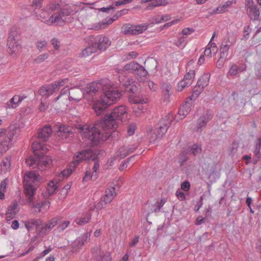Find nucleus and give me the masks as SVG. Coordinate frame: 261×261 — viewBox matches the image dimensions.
I'll use <instances>...</instances> for the list:
<instances>
[{
    "instance_id": "nucleus-7",
    "label": "nucleus",
    "mask_w": 261,
    "mask_h": 261,
    "mask_svg": "<svg viewBox=\"0 0 261 261\" xmlns=\"http://www.w3.org/2000/svg\"><path fill=\"white\" fill-rule=\"evenodd\" d=\"M97 154L94 152L92 149H87L83 150L77 152L73 157V167L75 168L79 165L80 162L83 160H92L94 161L93 170L94 172H96L99 167V165L96 160Z\"/></svg>"
},
{
    "instance_id": "nucleus-35",
    "label": "nucleus",
    "mask_w": 261,
    "mask_h": 261,
    "mask_svg": "<svg viewBox=\"0 0 261 261\" xmlns=\"http://www.w3.org/2000/svg\"><path fill=\"white\" fill-rule=\"evenodd\" d=\"M192 84V81L181 80L177 84L176 90L178 91H181L185 88L189 87Z\"/></svg>"
},
{
    "instance_id": "nucleus-49",
    "label": "nucleus",
    "mask_w": 261,
    "mask_h": 261,
    "mask_svg": "<svg viewBox=\"0 0 261 261\" xmlns=\"http://www.w3.org/2000/svg\"><path fill=\"white\" fill-rule=\"evenodd\" d=\"M203 90V89L200 87H199L198 85L197 84L193 89L192 96L195 97H198Z\"/></svg>"
},
{
    "instance_id": "nucleus-59",
    "label": "nucleus",
    "mask_w": 261,
    "mask_h": 261,
    "mask_svg": "<svg viewBox=\"0 0 261 261\" xmlns=\"http://www.w3.org/2000/svg\"><path fill=\"white\" fill-rule=\"evenodd\" d=\"M138 55V54L135 51L128 53L126 55V59L127 60H131L136 58Z\"/></svg>"
},
{
    "instance_id": "nucleus-4",
    "label": "nucleus",
    "mask_w": 261,
    "mask_h": 261,
    "mask_svg": "<svg viewBox=\"0 0 261 261\" xmlns=\"http://www.w3.org/2000/svg\"><path fill=\"white\" fill-rule=\"evenodd\" d=\"M119 79L120 83L124 89V92L129 94L128 96L130 102L134 103H145L147 102L148 99L147 98H143L135 96L138 89L135 85V82L133 79H129L126 77L121 76H119Z\"/></svg>"
},
{
    "instance_id": "nucleus-57",
    "label": "nucleus",
    "mask_w": 261,
    "mask_h": 261,
    "mask_svg": "<svg viewBox=\"0 0 261 261\" xmlns=\"http://www.w3.org/2000/svg\"><path fill=\"white\" fill-rule=\"evenodd\" d=\"M190 184L187 180L184 181L181 185V189L186 192L189 191L190 189Z\"/></svg>"
},
{
    "instance_id": "nucleus-13",
    "label": "nucleus",
    "mask_w": 261,
    "mask_h": 261,
    "mask_svg": "<svg viewBox=\"0 0 261 261\" xmlns=\"http://www.w3.org/2000/svg\"><path fill=\"white\" fill-rule=\"evenodd\" d=\"M54 129L57 130V135L61 139H66L72 137L73 133L72 128L65 125H56Z\"/></svg>"
},
{
    "instance_id": "nucleus-1",
    "label": "nucleus",
    "mask_w": 261,
    "mask_h": 261,
    "mask_svg": "<svg viewBox=\"0 0 261 261\" xmlns=\"http://www.w3.org/2000/svg\"><path fill=\"white\" fill-rule=\"evenodd\" d=\"M127 119L126 108L124 106H120L115 108L110 114H107L93 126L79 125L77 128L83 137L90 141L89 143L96 146L101 141L113 139L114 138L115 139V136L118 135V132L113 129L117 128L120 121Z\"/></svg>"
},
{
    "instance_id": "nucleus-25",
    "label": "nucleus",
    "mask_w": 261,
    "mask_h": 261,
    "mask_svg": "<svg viewBox=\"0 0 261 261\" xmlns=\"http://www.w3.org/2000/svg\"><path fill=\"white\" fill-rule=\"evenodd\" d=\"M13 134L10 133L8 136L5 137L3 140L0 143V152L3 154L10 148L9 142L12 141Z\"/></svg>"
},
{
    "instance_id": "nucleus-60",
    "label": "nucleus",
    "mask_w": 261,
    "mask_h": 261,
    "mask_svg": "<svg viewBox=\"0 0 261 261\" xmlns=\"http://www.w3.org/2000/svg\"><path fill=\"white\" fill-rule=\"evenodd\" d=\"M42 1L43 0H33L32 6L35 9L40 8L41 7Z\"/></svg>"
},
{
    "instance_id": "nucleus-19",
    "label": "nucleus",
    "mask_w": 261,
    "mask_h": 261,
    "mask_svg": "<svg viewBox=\"0 0 261 261\" xmlns=\"http://www.w3.org/2000/svg\"><path fill=\"white\" fill-rule=\"evenodd\" d=\"M213 117L211 112L208 111L202 116H200L197 120V125L194 129L197 132H201V128L205 126L207 122Z\"/></svg>"
},
{
    "instance_id": "nucleus-64",
    "label": "nucleus",
    "mask_w": 261,
    "mask_h": 261,
    "mask_svg": "<svg viewBox=\"0 0 261 261\" xmlns=\"http://www.w3.org/2000/svg\"><path fill=\"white\" fill-rule=\"evenodd\" d=\"M238 67L237 65H232L229 69V73L232 75H235L238 73Z\"/></svg>"
},
{
    "instance_id": "nucleus-14",
    "label": "nucleus",
    "mask_w": 261,
    "mask_h": 261,
    "mask_svg": "<svg viewBox=\"0 0 261 261\" xmlns=\"http://www.w3.org/2000/svg\"><path fill=\"white\" fill-rule=\"evenodd\" d=\"M148 27V23H143L140 25H128L124 31L125 35H136L142 33L146 31Z\"/></svg>"
},
{
    "instance_id": "nucleus-24",
    "label": "nucleus",
    "mask_w": 261,
    "mask_h": 261,
    "mask_svg": "<svg viewBox=\"0 0 261 261\" xmlns=\"http://www.w3.org/2000/svg\"><path fill=\"white\" fill-rule=\"evenodd\" d=\"M53 84L46 85L42 86L39 90L38 93L42 96H48L56 91Z\"/></svg>"
},
{
    "instance_id": "nucleus-11",
    "label": "nucleus",
    "mask_w": 261,
    "mask_h": 261,
    "mask_svg": "<svg viewBox=\"0 0 261 261\" xmlns=\"http://www.w3.org/2000/svg\"><path fill=\"white\" fill-rule=\"evenodd\" d=\"M115 190L114 187L106 189L105 195L101 198L100 201L95 204L94 207L97 210H101L107 204L110 203L116 196Z\"/></svg>"
},
{
    "instance_id": "nucleus-46",
    "label": "nucleus",
    "mask_w": 261,
    "mask_h": 261,
    "mask_svg": "<svg viewBox=\"0 0 261 261\" xmlns=\"http://www.w3.org/2000/svg\"><path fill=\"white\" fill-rule=\"evenodd\" d=\"M166 0H153L152 2L149 4L150 7H155L166 4Z\"/></svg>"
},
{
    "instance_id": "nucleus-38",
    "label": "nucleus",
    "mask_w": 261,
    "mask_h": 261,
    "mask_svg": "<svg viewBox=\"0 0 261 261\" xmlns=\"http://www.w3.org/2000/svg\"><path fill=\"white\" fill-rule=\"evenodd\" d=\"M188 152H191L194 155L200 154L201 151V148L200 146L197 144H193L191 148H189L187 150Z\"/></svg>"
},
{
    "instance_id": "nucleus-48",
    "label": "nucleus",
    "mask_w": 261,
    "mask_h": 261,
    "mask_svg": "<svg viewBox=\"0 0 261 261\" xmlns=\"http://www.w3.org/2000/svg\"><path fill=\"white\" fill-rule=\"evenodd\" d=\"M228 8V1L226 2L225 4L222 6H219L217 8L216 12L217 13H222L227 11Z\"/></svg>"
},
{
    "instance_id": "nucleus-63",
    "label": "nucleus",
    "mask_w": 261,
    "mask_h": 261,
    "mask_svg": "<svg viewBox=\"0 0 261 261\" xmlns=\"http://www.w3.org/2000/svg\"><path fill=\"white\" fill-rule=\"evenodd\" d=\"M18 206L17 202L16 201H14L12 205L10 206L8 208L13 211H16V213H17L19 211Z\"/></svg>"
},
{
    "instance_id": "nucleus-52",
    "label": "nucleus",
    "mask_w": 261,
    "mask_h": 261,
    "mask_svg": "<svg viewBox=\"0 0 261 261\" xmlns=\"http://www.w3.org/2000/svg\"><path fill=\"white\" fill-rule=\"evenodd\" d=\"M185 42V37L182 36L178 38V39L175 42V44L176 46L179 47L183 48L185 47L186 43Z\"/></svg>"
},
{
    "instance_id": "nucleus-42",
    "label": "nucleus",
    "mask_w": 261,
    "mask_h": 261,
    "mask_svg": "<svg viewBox=\"0 0 261 261\" xmlns=\"http://www.w3.org/2000/svg\"><path fill=\"white\" fill-rule=\"evenodd\" d=\"M195 74V70L190 69L189 71L185 75L183 80L192 82V79L194 78Z\"/></svg>"
},
{
    "instance_id": "nucleus-32",
    "label": "nucleus",
    "mask_w": 261,
    "mask_h": 261,
    "mask_svg": "<svg viewBox=\"0 0 261 261\" xmlns=\"http://www.w3.org/2000/svg\"><path fill=\"white\" fill-rule=\"evenodd\" d=\"M96 47L94 46L93 44L89 45V46L85 48L82 51L81 56L82 57H86L91 55L92 54L95 53L96 51Z\"/></svg>"
},
{
    "instance_id": "nucleus-40",
    "label": "nucleus",
    "mask_w": 261,
    "mask_h": 261,
    "mask_svg": "<svg viewBox=\"0 0 261 261\" xmlns=\"http://www.w3.org/2000/svg\"><path fill=\"white\" fill-rule=\"evenodd\" d=\"M91 218V215H88L87 216L77 218L75 220L76 223L79 225H84L88 223Z\"/></svg>"
},
{
    "instance_id": "nucleus-2",
    "label": "nucleus",
    "mask_w": 261,
    "mask_h": 261,
    "mask_svg": "<svg viewBox=\"0 0 261 261\" xmlns=\"http://www.w3.org/2000/svg\"><path fill=\"white\" fill-rule=\"evenodd\" d=\"M52 134V129L50 125H45L41 128L38 133V141L34 142L32 147L35 154V157L31 156L27 159L25 163L27 165L33 168H37L43 171L49 168L51 164V159L43 154L46 152L47 149L42 142L48 141Z\"/></svg>"
},
{
    "instance_id": "nucleus-29",
    "label": "nucleus",
    "mask_w": 261,
    "mask_h": 261,
    "mask_svg": "<svg viewBox=\"0 0 261 261\" xmlns=\"http://www.w3.org/2000/svg\"><path fill=\"white\" fill-rule=\"evenodd\" d=\"M210 77L209 73H204L198 80L197 84L204 89L208 84Z\"/></svg>"
},
{
    "instance_id": "nucleus-37",
    "label": "nucleus",
    "mask_w": 261,
    "mask_h": 261,
    "mask_svg": "<svg viewBox=\"0 0 261 261\" xmlns=\"http://www.w3.org/2000/svg\"><path fill=\"white\" fill-rule=\"evenodd\" d=\"M30 223L32 224V226H35L36 228V230L39 232L40 230V226H43V222L41 219H31L30 220Z\"/></svg>"
},
{
    "instance_id": "nucleus-45",
    "label": "nucleus",
    "mask_w": 261,
    "mask_h": 261,
    "mask_svg": "<svg viewBox=\"0 0 261 261\" xmlns=\"http://www.w3.org/2000/svg\"><path fill=\"white\" fill-rule=\"evenodd\" d=\"M2 166L4 167V170H8L11 166L10 159L9 157L5 158L2 162Z\"/></svg>"
},
{
    "instance_id": "nucleus-26",
    "label": "nucleus",
    "mask_w": 261,
    "mask_h": 261,
    "mask_svg": "<svg viewBox=\"0 0 261 261\" xmlns=\"http://www.w3.org/2000/svg\"><path fill=\"white\" fill-rule=\"evenodd\" d=\"M191 106L192 103L191 102L186 101L185 104L180 107L178 111V115L182 116L180 119L185 118L191 111Z\"/></svg>"
},
{
    "instance_id": "nucleus-30",
    "label": "nucleus",
    "mask_w": 261,
    "mask_h": 261,
    "mask_svg": "<svg viewBox=\"0 0 261 261\" xmlns=\"http://www.w3.org/2000/svg\"><path fill=\"white\" fill-rule=\"evenodd\" d=\"M58 183V182L57 180H51L48 182L47 191L49 195H53L57 190Z\"/></svg>"
},
{
    "instance_id": "nucleus-22",
    "label": "nucleus",
    "mask_w": 261,
    "mask_h": 261,
    "mask_svg": "<svg viewBox=\"0 0 261 261\" xmlns=\"http://www.w3.org/2000/svg\"><path fill=\"white\" fill-rule=\"evenodd\" d=\"M84 95L83 91L77 87L72 88L69 91V97L70 100L79 101L83 97H84Z\"/></svg>"
},
{
    "instance_id": "nucleus-31",
    "label": "nucleus",
    "mask_w": 261,
    "mask_h": 261,
    "mask_svg": "<svg viewBox=\"0 0 261 261\" xmlns=\"http://www.w3.org/2000/svg\"><path fill=\"white\" fill-rule=\"evenodd\" d=\"M60 5L58 3H50L46 8V12L49 14H53L54 13H57L59 11Z\"/></svg>"
},
{
    "instance_id": "nucleus-27",
    "label": "nucleus",
    "mask_w": 261,
    "mask_h": 261,
    "mask_svg": "<svg viewBox=\"0 0 261 261\" xmlns=\"http://www.w3.org/2000/svg\"><path fill=\"white\" fill-rule=\"evenodd\" d=\"M29 205L35 210L36 213H38L41 212V208L44 206H47L48 207H49L50 202L49 201H44L41 203H38L35 204L33 202V200L30 201L27 198ZM34 199V198L33 199Z\"/></svg>"
},
{
    "instance_id": "nucleus-54",
    "label": "nucleus",
    "mask_w": 261,
    "mask_h": 261,
    "mask_svg": "<svg viewBox=\"0 0 261 261\" xmlns=\"http://www.w3.org/2000/svg\"><path fill=\"white\" fill-rule=\"evenodd\" d=\"M50 43L54 46L55 49H58L60 46V42L56 38H54L50 40Z\"/></svg>"
},
{
    "instance_id": "nucleus-18",
    "label": "nucleus",
    "mask_w": 261,
    "mask_h": 261,
    "mask_svg": "<svg viewBox=\"0 0 261 261\" xmlns=\"http://www.w3.org/2000/svg\"><path fill=\"white\" fill-rule=\"evenodd\" d=\"M163 100L169 102L170 96L172 94V86L168 82H162L161 85Z\"/></svg>"
},
{
    "instance_id": "nucleus-53",
    "label": "nucleus",
    "mask_w": 261,
    "mask_h": 261,
    "mask_svg": "<svg viewBox=\"0 0 261 261\" xmlns=\"http://www.w3.org/2000/svg\"><path fill=\"white\" fill-rule=\"evenodd\" d=\"M260 146H261V136H259L257 138V142L255 145V150H254V153L255 154L257 155L259 153Z\"/></svg>"
},
{
    "instance_id": "nucleus-47",
    "label": "nucleus",
    "mask_w": 261,
    "mask_h": 261,
    "mask_svg": "<svg viewBox=\"0 0 261 261\" xmlns=\"http://www.w3.org/2000/svg\"><path fill=\"white\" fill-rule=\"evenodd\" d=\"M47 44L45 40L38 41L36 42V46L40 51H42L45 47H46Z\"/></svg>"
},
{
    "instance_id": "nucleus-39",
    "label": "nucleus",
    "mask_w": 261,
    "mask_h": 261,
    "mask_svg": "<svg viewBox=\"0 0 261 261\" xmlns=\"http://www.w3.org/2000/svg\"><path fill=\"white\" fill-rule=\"evenodd\" d=\"M188 151H183L179 155V163L180 165H184L188 159Z\"/></svg>"
},
{
    "instance_id": "nucleus-10",
    "label": "nucleus",
    "mask_w": 261,
    "mask_h": 261,
    "mask_svg": "<svg viewBox=\"0 0 261 261\" xmlns=\"http://www.w3.org/2000/svg\"><path fill=\"white\" fill-rule=\"evenodd\" d=\"M19 36L15 32H11L7 40L8 52L11 54H17L21 50V47L19 43Z\"/></svg>"
},
{
    "instance_id": "nucleus-55",
    "label": "nucleus",
    "mask_w": 261,
    "mask_h": 261,
    "mask_svg": "<svg viewBox=\"0 0 261 261\" xmlns=\"http://www.w3.org/2000/svg\"><path fill=\"white\" fill-rule=\"evenodd\" d=\"M153 207L154 208L153 211L152 212L154 213H159L160 211L161 208L163 207V203H159V201H157L153 205Z\"/></svg>"
},
{
    "instance_id": "nucleus-9",
    "label": "nucleus",
    "mask_w": 261,
    "mask_h": 261,
    "mask_svg": "<svg viewBox=\"0 0 261 261\" xmlns=\"http://www.w3.org/2000/svg\"><path fill=\"white\" fill-rule=\"evenodd\" d=\"M89 43L93 44L96 47V50L104 51L111 45V41L103 35L90 36L89 37Z\"/></svg>"
},
{
    "instance_id": "nucleus-50",
    "label": "nucleus",
    "mask_w": 261,
    "mask_h": 261,
    "mask_svg": "<svg viewBox=\"0 0 261 261\" xmlns=\"http://www.w3.org/2000/svg\"><path fill=\"white\" fill-rule=\"evenodd\" d=\"M136 129V124L134 123H130L128 125V126L127 127V134H128V135H129V136L133 135L135 133Z\"/></svg>"
},
{
    "instance_id": "nucleus-51",
    "label": "nucleus",
    "mask_w": 261,
    "mask_h": 261,
    "mask_svg": "<svg viewBox=\"0 0 261 261\" xmlns=\"http://www.w3.org/2000/svg\"><path fill=\"white\" fill-rule=\"evenodd\" d=\"M16 214V211H13L9 208H8L6 214L7 220H10L13 219Z\"/></svg>"
},
{
    "instance_id": "nucleus-41",
    "label": "nucleus",
    "mask_w": 261,
    "mask_h": 261,
    "mask_svg": "<svg viewBox=\"0 0 261 261\" xmlns=\"http://www.w3.org/2000/svg\"><path fill=\"white\" fill-rule=\"evenodd\" d=\"M49 57L48 54L45 53L39 55L36 59L34 60V62L37 64H39L45 61Z\"/></svg>"
},
{
    "instance_id": "nucleus-44",
    "label": "nucleus",
    "mask_w": 261,
    "mask_h": 261,
    "mask_svg": "<svg viewBox=\"0 0 261 261\" xmlns=\"http://www.w3.org/2000/svg\"><path fill=\"white\" fill-rule=\"evenodd\" d=\"M68 81L67 79H64L58 81L56 82L55 83L53 84V86H56L54 87L55 90H57L59 89V88L61 86H64Z\"/></svg>"
},
{
    "instance_id": "nucleus-17",
    "label": "nucleus",
    "mask_w": 261,
    "mask_h": 261,
    "mask_svg": "<svg viewBox=\"0 0 261 261\" xmlns=\"http://www.w3.org/2000/svg\"><path fill=\"white\" fill-rule=\"evenodd\" d=\"M92 252L96 261H111V253L108 251H101L99 247L94 248Z\"/></svg>"
},
{
    "instance_id": "nucleus-58",
    "label": "nucleus",
    "mask_w": 261,
    "mask_h": 261,
    "mask_svg": "<svg viewBox=\"0 0 261 261\" xmlns=\"http://www.w3.org/2000/svg\"><path fill=\"white\" fill-rule=\"evenodd\" d=\"M176 196L177 198L180 200L183 201L186 199V196L184 192H181L179 190L176 192Z\"/></svg>"
},
{
    "instance_id": "nucleus-8",
    "label": "nucleus",
    "mask_w": 261,
    "mask_h": 261,
    "mask_svg": "<svg viewBox=\"0 0 261 261\" xmlns=\"http://www.w3.org/2000/svg\"><path fill=\"white\" fill-rule=\"evenodd\" d=\"M104 87H102L101 83L96 82L88 84L83 91L84 97L89 101L94 100L96 98V96L100 92V90Z\"/></svg>"
},
{
    "instance_id": "nucleus-36",
    "label": "nucleus",
    "mask_w": 261,
    "mask_h": 261,
    "mask_svg": "<svg viewBox=\"0 0 261 261\" xmlns=\"http://www.w3.org/2000/svg\"><path fill=\"white\" fill-rule=\"evenodd\" d=\"M134 73L141 78L145 77L147 75L148 72L143 66L139 64V67H138Z\"/></svg>"
},
{
    "instance_id": "nucleus-43",
    "label": "nucleus",
    "mask_w": 261,
    "mask_h": 261,
    "mask_svg": "<svg viewBox=\"0 0 261 261\" xmlns=\"http://www.w3.org/2000/svg\"><path fill=\"white\" fill-rule=\"evenodd\" d=\"M216 33H214L212 37L211 38L210 42L207 45V47H208L210 49H212V51H213V54H216L217 50V48L216 43L214 42H212V40L214 39Z\"/></svg>"
},
{
    "instance_id": "nucleus-5",
    "label": "nucleus",
    "mask_w": 261,
    "mask_h": 261,
    "mask_svg": "<svg viewBox=\"0 0 261 261\" xmlns=\"http://www.w3.org/2000/svg\"><path fill=\"white\" fill-rule=\"evenodd\" d=\"M40 179V175L36 171H32L24 175V192L26 197L32 201L36 191V187Z\"/></svg>"
},
{
    "instance_id": "nucleus-61",
    "label": "nucleus",
    "mask_w": 261,
    "mask_h": 261,
    "mask_svg": "<svg viewBox=\"0 0 261 261\" xmlns=\"http://www.w3.org/2000/svg\"><path fill=\"white\" fill-rule=\"evenodd\" d=\"M69 221H63L59 226L58 229L60 230H64L69 224Z\"/></svg>"
},
{
    "instance_id": "nucleus-20",
    "label": "nucleus",
    "mask_w": 261,
    "mask_h": 261,
    "mask_svg": "<svg viewBox=\"0 0 261 261\" xmlns=\"http://www.w3.org/2000/svg\"><path fill=\"white\" fill-rule=\"evenodd\" d=\"M138 146V144L123 146L119 149L117 151V155H120L121 158H124L136 150Z\"/></svg>"
},
{
    "instance_id": "nucleus-62",
    "label": "nucleus",
    "mask_w": 261,
    "mask_h": 261,
    "mask_svg": "<svg viewBox=\"0 0 261 261\" xmlns=\"http://www.w3.org/2000/svg\"><path fill=\"white\" fill-rule=\"evenodd\" d=\"M194 32V30L192 28H185L182 31V34L184 35H189Z\"/></svg>"
},
{
    "instance_id": "nucleus-34",
    "label": "nucleus",
    "mask_w": 261,
    "mask_h": 261,
    "mask_svg": "<svg viewBox=\"0 0 261 261\" xmlns=\"http://www.w3.org/2000/svg\"><path fill=\"white\" fill-rule=\"evenodd\" d=\"M9 183L8 178H5L3 180L0 185V199H4L5 198L4 193L6 192V189Z\"/></svg>"
},
{
    "instance_id": "nucleus-23",
    "label": "nucleus",
    "mask_w": 261,
    "mask_h": 261,
    "mask_svg": "<svg viewBox=\"0 0 261 261\" xmlns=\"http://www.w3.org/2000/svg\"><path fill=\"white\" fill-rule=\"evenodd\" d=\"M246 11L249 17L254 20H257L259 16V10L255 4L246 7Z\"/></svg>"
},
{
    "instance_id": "nucleus-3",
    "label": "nucleus",
    "mask_w": 261,
    "mask_h": 261,
    "mask_svg": "<svg viewBox=\"0 0 261 261\" xmlns=\"http://www.w3.org/2000/svg\"><path fill=\"white\" fill-rule=\"evenodd\" d=\"M104 94L100 100H96L93 106V108L97 115L101 114L109 106L115 103L122 95L121 92L116 88L105 86L102 89Z\"/></svg>"
},
{
    "instance_id": "nucleus-28",
    "label": "nucleus",
    "mask_w": 261,
    "mask_h": 261,
    "mask_svg": "<svg viewBox=\"0 0 261 261\" xmlns=\"http://www.w3.org/2000/svg\"><path fill=\"white\" fill-rule=\"evenodd\" d=\"M22 100V98L19 96L15 95L6 103V108H15Z\"/></svg>"
},
{
    "instance_id": "nucleus-21",
    "label": "nucleus",
    "mask_w": 261,
    "mask_h": 261,
    "mask_svg": "<svg viewBox=\"0 0 261 261\" xmlns=\"http://www.w3.org/2000/svg\"><path fill=\"white\" fill-rule=\"evenodd\" d=\"M59 220V219L57 217L52 218L47 223L45 224L41 227L39 234L40 236L46 235L47 232L50 231V230L57 224Z\"/></svg>"
},
{
    "instance_id": "nucleus-16",
    "label": "nucleus",
    "mask_w": 261,
    "mask_h": 261,
    "mask_svg": "<svg viewBox=\"0 0 261 261\" xmlns=\"http://www.w3.org/2000/svg\"><path fill=\"white\" fill-rule=\"evenodd\" d=\"M89 237L90 234L88 233H86L77 238L71 245L72 248L71 251L72 252H78L84 243L87 242L90 240Z\"/></svg>"
},
{
    "instance_id": "nucleus-6",
    "label": "nucleus",
    "mask_w": 261,
    "mask_h": 261,
    "mask_svg": "<svg viewBox=\"0 0 261 261\" xmlns=\"http://www.w3.org/2000/svg\"><path fill=\"white\" fill-rule=\"evenodd\" d=\"M173 119V116L171 113H168L162 118L157 124L156 128L151 134L152 141L156 140H160L167 132Z\"/></svg>"
},
{
    "instance_id": "nucleus-15",
    "label": "nucleus",
    "mask_w": 261,
    "mask_h": 261,
    "mask_svg": "<svg viewBox=\"0 0 261 261\" xmlns=\"http://www.w3.org/2000/svg\"><path fill=\"white\" fill-rule=\"evenodd\" d=\"M220 49V57L217 63V67L218 68H221V67L223 66L228 55V46L227 40H224L222 42Z\"/></svg>"
},
{
    "instance_id": "nucleus-12",
    "label": "nucleus",
    "mask_w": 261,
    "mask_h": 261,
    "mask_svg": "<svg viewBox=\"0 0 261 261\" xmlns=\"http://www.w3.org/2000/svg\"><path fill=\"white\" fill-rule=\"evenodd\" d=\"M70 12L68 9H61L60 8L59 11L57 13H54L46 21V24L51 25L53 24H59L64 22L63 17L68 16Z\"/></svg>"
},
{
    "instance_id": "nucleus-33",
    "label": "nucleus",
    "mask_w": 261,
    "mask_h": 261,
    "mask_svg": "<svg viewBox=\"0 0 261 261\" xmlns=\"http://www.w3.org/2000/svg\"><path fill=\"white\" fill-rule=\"evenodd\" d=\"M138 67H139V64L138 63L130 62L124 66L123 69L125 71L134 73Z\"/></svg>"
},
{
    "instance_id": "nucleus-56",
    "label": "nucleus",
    "mask_w": 261,
    "mask_h": 261,
    "mask_svg": "<svg viewBox=\"0 0 261 261\" xmlns=\"http://www.w3.org/2000/svg\"><path fill=\"white\" fill-rule=\"evenodd\" d=\"M203 204V197L201 196L199 201L197 202V204L195 206L194 208V210L195 212H197L199 210Z\"/></svg>"
}]
</instances>
